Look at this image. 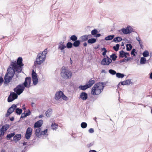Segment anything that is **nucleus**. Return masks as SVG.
I'll use <instances>...</instances> for the list:
<instances>
[{
	"label": "nucleus",
	"instance_id": "f257e3e1",
	"mask_svg": "<svg viewBox=\"0 0 152 152\" xmlns=\"http://www.w3.org/2000/svg\"><path fill=\"white\" fill-rule=\"evenodd\" d=\"M22 58L21 57H19L17 62H12L11 66L12 68L9 67L7 71L4 79V84H7L9 83L13 77L15 71L20 72L22 71V66H23L22 63Z\"/></svg>",
	"mask_w": 152,
	"mask_h": 152
},
{
	"label": "nucleus",
	"instance_id": "f03ea898",
	"mask_svg": "<svg viewBox=\"0 0 152 152\" xmlns=\"http://www.w3.org/2000/svg\"><path fill=\"white\" fill-rule=\"evenodd\" d=\"M104 87V83L103 82L95 84L92 88L91 94L94 95L99 94Z\"/></svg>",
	"mask_w": 152,
	"mask_h": 152
},
{
	"label": "nucleus",
	"instance_id": "7ed1b4c3",
	"mask_svg": "<svg viewBox=\"0 0 152 152\" xmlns=\"http://www.w3.org/2000/svg\"><path fill=\"white\" fill-rule=\"evenodd\" d=\"M47 53V49H45L42 53H40L37 55L36 61L34 62V65L40 64L45 60L46 55Z\"/></svg>",
	"mask_w": 152,
	"mask_h": 152
},
{
	"label": "nucleus",
	"instance_id": "20e7f679",
	"mask_svg": "<svg viewBox=\"0 0 152 152\" xmlns=\"http://www.w3.org/2000/svg\"><path fill=\"white\" fill-rule=\"evenodd\" d=\"M102 51H104L102 53V54L103 56H104L101 61V64L104 65H109L112 61L111 59L107 56H105L107 52L105 48H102Z\"/></svg>",
	"mask_w": 152,
	"mask_h": 152
},
{
	"label": "nucleus",
	"instance_id": "39448f33",
	"mask_svg": "<svg viewBox=\"0 0 152 152\" xmlns=\"http://www.w3.org/2000/svg\"><path fill=\"white\" fill-rule=\"evenodd\" d=\"M71 72L66 67H63L61 73V77L65 79L70 78L72 76Z\"/></svg>",
	"mask_w": 152,
	"mask_h": 152
},
{
	"label": "nucleus",
	"instance_id": "423d86ee",
	"mask_svg": "<svg viewBox=\"0 0 152 152\" xmlns=\"http://www.w3.org/2000/svg\"><path fill=\"white\" fill-rule=\"evenodd\" d=\"M61 97L63 100L65 101H67L68 100V97L64 94L61 91L57 92L55 95V99L58 100Z\"/></svg>",
	"mask_w": 152,
	"mask_h": 152
},
{
	"label": "nucleus",
	"instance_id": "0eeeda50",
	"mask_svg": "<svg viewBox=\"0 0 152 152\" xmlns=\"http://www.w3.org/2000/svg\"><path fill=\"white\" fill-rule=\"evenodd\" d=\"M25 87L23 85H19L14 89V91L18 95L21 94L24 90Z\"/></svg>",
	"mask_w": 152,
	"mask_h": 152
},
{
	"label": "nucleus",
	"instance_id": "6e6552de",
	"mask_svg": "<svg viewBox=\"0 0 152 152\" xmlns=\"http://www.w3.org/2000/svg\"><path fill=\"white\" fill-rule=\"evenodd\" d=\"M66 48V45L64 42L61 41L58 44V49L63 53H65L64 49Z\"/></svg>",
	"mask_w": 152,
	"mask_h": 152
},
{
	"label": "nucleus",
	"instance_id": "1a4fd4ad",
	"mask_svg": "<svg viewBox=\"0 0 152 152\" xmlns=\"http://www.w3.org/2000/svg\"><path fill=\"white\" fill-rule=\"evenodd\" d=\"M17 95V94L15 92H10V94L8 98V102H11L17 99L18 97Z\"/></svg>",
	"mask_w": 152,
	"mask_h": 152
},
{
	"label": "nucleus",
	"instance_id": "9d476101",
	"mask_svg": "<svg viewBox=\"0 0 152 152\" xmlns=\"http://www.w3.org/2000/svg\"><path fill=\"white\" fill-rule=\"evenodd\" d=\"M32 133V130L31 128L28 127L26 132L25 135V138L27 140H29L31 136Z\"/></svg>",
	"mask_w": 152,
	"mask_h": 152
},
{
	"label": "nucleus",
	"instance_id": "9b49d317",
	"mask_svg": "<svg viewBox=\"0 0 152 152\" xmlns=\"http://www.w3.org/2000/svg\"><path fill=\"white\" fill-rule=\"evenodd\" d=\"M32 78L34 85H36L38 83V78L37 75V74L34 70H33L32 73Z\"/></svg>",
	"mask_w": 152,
	"mask_h": 152
},
{
	"label": "nucleus",
	"instance_id": "f8f14e48",
	"mask_svg": "<svg viewBox=\"0 0 152 152\" xmlns=\"http://www.w3.org/2000/svg\"><path fill=\"white\" fill-rule=\"evenodd\" d=\"M31 82V78L30 77H27L23 83V86L29 88Z\"/></svg>",
	"mask_w": 152,
	"mask_h": 152
},
{
	"label": "nucleus",
	"instance_id": "ddd939ff",
	"mask_svg": "<svg viewBox=\"0 0 152 152\" xmlns=\"http://www.w3.org/2000/svg\"><path fill=\"white\" fill-rule=\"evenodd\" d=\"M17 106L15 104H13L10 107L8 110L7 112L6 115V117L8 116L10 114L12 113L16 108Z\"/></svg>",
	"mask_w": 152,
	"mask_h": 152
},
{
	"label": "nucleus",
	"instance_id": "4468645a",
	"mask_svg": "<svg viewBox=\"0 0 152 152\" xmlns=\"http://www.w3.org/2000/svg\"><path fill=\"white\" fill-rule=\"evenodd\" d=\"M91 35H85L80 37V39L82 41H86L88 40V38L91 37Z\"/></svg>",
	"mask_w": 152,
	"mask_h": 152
},
{
	"label": "nucleus",
	"instance_id": "2eb2a0df",
	"mask_svg": "<svg viewBox=\"0 0 152 152\" xmlns=\"http://www.w3.org/2000/svg\"><path fill=\"white\" fill-rule=\"evenodd\" d=\"M43 124V121L42 120H40L36 122L34 124V127L39 128Z\"/></svg>",
	"mask_w": 152,
	"mask_h": 152
},
{
	"label": "nucleus",
	"instance_id": "dca6fc26",
	"mask_svg": "<svg viewBox=\"0 0 152 152\" xmlns=\"http://www.w3.org/2000/svg\"><path fill=\"white\" fill-rule=\"evenodd\" d=\"M80 97L82 100H86L88 98V95L85 92H82L80 94Z\"/></svg>",
	"mask_w": 152,
	"mask_h": 152
},
{
	"label": "nucleus",
	"instance_id": "f3484780",
	"mask_svg": "<svg viewBox=\"0 0 152 152\" xmlns=\"http://www.w3.org/2000/svg\"><path fill=\"white\" fill-rule=\"evenodd\" d=\"M21 138V134H17L13 137V140L15 142H18L20 140Z\"/></svg>",
	"mask_w": 152,
	"mask_h": 152
},
{
	"label": "nucleus",
	"instance_id": "a211bd4d",
	"mask_svg": "<svg viewBox=\"0 0 152 152\" xmlns=\"http://www.w3.org/2000/svg\"><path fill=\"white\" fill-rule=\"evenodd\" d=\"M94 83L95 81L94 80L91 79L88 81L86 85L88 87V88H89L91 87Z\"/></svg>",
	"mask_w": 152,
	"mask_h": 152
},
{
	"label": "nucleus",
	"instance_id": "6ab92c4d",
	"mask_svg": "<svg viewBox=\"0 0 152 152\" xmlns=\"http://www.w3.org/2000/svg\"><path fill=\"white\" fill-rule=\"evenodd\" d=\"M41 130V129L39 128H38L36 129L35 130V134L38 137H40Z\"/></svg>",
	"mask_w": 152,
	"mask_h": 152
},
{
	"label": "nucleus",
	"instance_id": "aec40b11",
	"mask_svg": "<svg viewBox=\"0 0 152 152\" xmlns=\"http://www.w3.org/2000/svg\"><path fill=\"white\" fill-rule=\"evenodd\" d=\"M9 125L7 124L5 125L2 126V127L0 129L4 133V132L6 131L9 128Z\"/></svg>",
	"mask_w": 152,
	"mask_h": 152
},
{
	"label": "nucleus",
	"instance_id": "412c9836",
	"mask_svg": "<svg viewBox=\"0 0 152 152\" xmlns=\"http://www.w3.org/2000/svg\"><path fill=\"white\" fill-rule=\"evenodd\" d=\"M52 113V110L51 109H49L45 112L46 116L47 117H49Z\"/></svg>",
	"mask_w": 152,
	"mask_h": 152
},
{
	"label": "nucleus",
	"instance_id": "4be33fe9",
	"mask_svg": "<svg viewBox=\"0 0 152 152\" xmlns=\"http://www.w3.org/2000/svg\"><path fill=\"white\" fill-rule=\"evenodd\" d=\"M131 82V81L130 80H128L121 82V84L123 85H129L130 83Z\"/></svg>",
	"mask_w": 152,
	"mask_h": 152
},
{
	"label": "nucleus",
	"instance_id": "5701e85b",
	"mask_svg": "<svg viewBox=\"0 0 152 152\" xmlns=\"http://www.w3.org/2000/svg\"><path fill=\"white\" fill-rule=\"evenodd\" d=\"M96 42V39L95 38H91L88 40V42L89 44H93Z\"/></svg>",
	"mask_w": 152,
	"mask_h": 152
},
{
	"label": "nucleus",
	"instance_id": "b1692460",
	"mask_svg": "<svg viewBox=\"0 0 152 152\" xmlns=\"http://www.w3.org/2000/svg\"><path fill=\"white\" fill-rule=\"evenodd\" d=\"M122 40V38L121 37H118L114 38L113 39V41L115 42H120Z\"/></svg>",
	"mask_w": 152,
	"mask_h": 152
},
{
	"label": "nucleus",
	"instance_id": "393cba45",
	"mask_svg": "<svg viewBox=\"0 0 152 152\" xmlns=\"http://www.w3.org/2000/svg\"><path fill=\"white\" fill-rule=\"evenodd\" d=\"M125 52H124L123 50H122L121 51L119 52V57L120 58H123L125 57L126 58L125 55Z\"/></svg>",
	"mask_w": 152,
	"mask_h": 152
},
{
	"label": "nucleus",
	"instance_id": "a878e982",
	"mask_svg": "<svg viewBox=\"0 0 152 152\" xmlns=\"http://www.w3.org/2000/svg\"><path fill=\"white\" fill-rule=\"evenodd\" d=\"M114 35H110L105 37V39L107 41L111 40L113 39L114 38Z\"/></svg>",
	"mask_w": 152,
	"mask_h": 152
},
{
	"label": "nucleus",
	"instance_id": "bb28decb",
	"mask_svg": "<svg viewBox=\"0 0 152 152\" xmlns=\"http://www.w3.org/2000/svg\"><path fill=\"white\" fill-rule=\"evenodd\" d=\"M80 43V42L79 40H76L74 42L73 44V46L75 47H77L79 46Z\"/></svg>",
	"mask_w": 152,
	"mask_h": 152
},
{
	"label": "nucleus",
	"instance_id": "cd10ccee",
	"mask_svg": "<svg viewBox=\"0 0 152 152\" xmlns=\"http://www.w3.org/2000/svg\"><path fill=\"white\" fill-rule=\"evenodd\" d=\"M146 61V59L145 58L141 57L140 60V64H145Z\"/></svg>",
	"mask_w": 152,
	"mask_h": 152
},
{
	"label": "nucleus",
	"instance_id": "c85d7f7f",
	"mask_svg": "<svg viewBox=\"0 0 152 152\" xmlns=\"http://www.w3.org/2000/svg\"><path fill=\"white\" fill-rule=\"evenodd\" d=\"M79 88L83 90H85L88 88L86 85L84 86H80L79 87Z\"/></svg>",
	"mask_w": 152,
	"mask_h": 152
},
{
	"label": "nucleus",
	"instance_id": "c756f323",
	"mask_svg": "<svg viewBox=\"0 0 152 152\" xmlns=\"http://www.w3.org/2000/svg\"><path fill=\"white\" fill-rule=\"evenodd\" d=\"M121 31H122L123 33L125 34H128L129 33V31H127V28L125 29L124 28H122L121 30H119V32L120 33H121Z\"/></svg>",
	"mask_w": 152,
	"mask_h": 152
},
{
	"label": "nucleus",
	"instance_id": "7c9ffc66",
	"mask_svg": "<svg viewBox=\"0 0 152 152\" xmlns=\"http://www.w3.org/2000/svg\"><path fill=\"white\" fill-rule=\"evenodd\" d=\"M116 77L118 78H122L124 77V75L120 73H117L116 74Z\"/></svg>",
	"mask_w": 152,
	"mask_h": 152
},
{
	"label": "nucleus",
	"instance_id": "2f4dec72",
	"mask_svg": "<svg viewBox=\"0 0 152 152\" xmlns=\"http://www.w3.org/2000/svg\"><path fill=\"white\" fill-rule=\"evenodd\" d=\"M15 134V132H13L10 134H7V138H8L7 139H10V138L14 136Z\"/></svg>",
	"mask_w": 152,
	"mask_h": 152
},
{
	"label": "nucleus",
	"instance_id": "473e14b6",
	"mask_svg": "<svg viewBox=\"0 0 152 152\" xmlns=\"http://www.w3.org/2000/svg\"><path fill=\"white\" fill-rule=\"evenodd\" d=\"M51 127L53 130H56L58 127V125L55 123H53L52 124Z\"/></svg>",
	"mask_w": 152,
	"mask_h": 152
},
{
	"label": "nucleus",
	"instance_id": "72a5a7b5",
	"mask_svg": "<svg viewBox=\"0 0 152 152\" xmlns=\"http://www.w3.org/2000/svg\"><path fill=\"white\" fill-rule=\"evenodd\" d=\"M126 50L127 51H130L132 48V46L130 44H128L126 45Z\"/></svg>",
	"mask_w": 152,
	"mask_h": 152
},
{
	"label": "nucleus",
	"instance_id": "f704fd0d",
	"mask_svg": "<svg viewBox=\"0 0 152 152\" xmlns=\"http://www.w3.org/2000/svg\"><path fill=\"white\" fill-rule=\"evenodd\" d=\"M119 47L120 45L119 44H117L115 46L113 47V48L115 51H117L119 50Z\"/></svg>",
	"mask_w": 152,
	"mask_h": 152
},
{
	"label": "nucleus",
	"instance_id": "c9c22d12",
	"mask_svg": "<svg viewBox=\"0 0 152 152\" xmlns=\"http://www.w3.org/2000/svg\"><path fill=\"white\" fill-rule=\"evenodd\" d=\"M77 37L75 35H72L70 37V39L73 41L77 40Z\"/></svg>",
	"mask_w": 152,
	"mask_h": 152
},
{
	"label": "nucleus",
	"instance_id": "e433bc0d",
	"mask_svg": "<svg viewBox=\"0 0 152 152\" xmlns=\"http://www.w3.org/2000/svg\"><path fill=\"white\" fill-rule=\"evenodd\" d=\"M110 58H112V60L115 61L116 60L117 56L115 54H113L110 56Z\"/></svg>",
	"mask_w": 152,
	"mask_h": 152
},
{
	"label": "nucleus",
	"instance_id": "4c0bfd02",
	"mask_svg": "<svg viewBox=\"0 0 152 152\" xmlns=\"http://www.w3.org/2000/svg\"><path fill=\"white\" fill-rule=\"evenodd\" d=\"M16 113L19 115L20 114L22 113V110L21 109H19V108H16Z\"/></svg>",
	"mask_w": 152,
	"mask_h": 152
},
{
	"label": "nucleus",
	"instance_id": "58836bf2",
	"mask_svg": "<svg viewBox=\"0 0 152 152\" xmlns=\"http://www.w3.org/2000/svg\"><path fill=\"white\" fill-rule=\"evenodd\" d=\"M72 44L70 42H68L66 45V47L68 48H70L72 47Z\"/></svg>",
	"mask_w": 152,
	"mask_h": 152
},
{
	"label": "nucleus",
	"instance_id": "ea45409f",
	"mask_svg": "<svg viewBox=\"0 0 152 152\" xmlns=\"http://www.w3.org/2000/svg\"><path fill=\"white\" fill-rule=\"evenodd\" d=\"M149 53L148 51H145L143 53V56L145 57H147L149 56Z\"/></svg>",
	"mask_w": 152,
	"mask_h": 152
},
{
	"label": "nucleus",
	"instance_id": "a19ab883",
	"mask_svg": "<svg viewBox=\"0 0 152 152\" xmlns=\"http://www.w3.org/2000/svg\"><path fill=\"white\" fill-rule=\"evenodd\" d=\"M109 72L112 75H115L117 73L115 70L112 69L109 70Z\"/></svg>",
	"mask_w": 152,
	"mask_h": 152
},
{
	"label": "nucleus",
	"instance_id": "79ce46f5",
	"mask_svg": "<svg viewBox=\"0 0 152 152\" xmlns=\"http://www.w3.org/2000/svg\"><path fill=\"white\" fill-rule=\"evenodd\" d=\"M87 124L86 122H82L81 124V127L83 128H85L87 126Z\"/></svg>",
	"mask_w": 152,
	"mask_h": 152
},
{
	"label": "nucleus",
	"instance_id": "37998d69",
	"mask_svg": "<svg viewBox=\"0 0 152 152\" xmlns=\"http://www.w3.org/2000/svg\"><path fill=\"white\" fill-rule=\"evenodd\" d=\"M98 33L97 30L96 29H94L92 30L91 32V34L93 35H95Z\"/></svg>",
	"mask_w": 152,
	"mask_h": 152
},
{
	"label": "nucleus",
	"instance_id": "c03bdc74",
	"mask_svg": "<svg viewBox=\"0 0 152 152\" xmlns=\"http://www.w3.org/2000/svg\"><path fill=\"white\" fill-rule=\"evenodd\" d=\"M131 59H132V58L130 57H126V58H125L124 59H123L122 61L123 62H127Z\"/></svg>",
	"mask_w": 152,
	"mask_h": 152
},
{
	"label": "nucleus",
	"instance_id": "a18cd8bd",
	"mask_svg": "<svg viewBox=\"0 0 152 152\" xmlns=\"http://www.w3.org/2000/svg\"><path fill=\"white\" fill-rule=\"evenodd\" d=\"M48 131V130L47 129H46L45 130L42 131L41 132V134H40V137L42 135H45L47 133Z\"/></svg>",
	"mask_w": 152,
	"mask_h": 152
},
{
	"label": "nucleus",
	"instance_id": "49530a36",
	"mask_svg": "<svg viewBox=\"0 0 152 152\" xmlns=\"http://www.w3.org/2000/svg\"><path fill=\"white\" fill-rule=\"evenodd\" d=\"M126 28L127 31H129V33H130L132 31V28L129 26H127Z\"/></svg>",
	"mask_w": 152,
	"mask_h": 152
},
{
	"label": "nucleus",
	"instance_id": "de8ad7c7",
	"mask_svg": "<svg viewBox=\"0 0 152 152\" xmlns=\"http://www.w3.org/2000/svg\"><path fill=\"white\" fill-rule=\"evenodd\" d=\"M135 51V50L134 49H133L131 52V55H133L134 56H135V54L134 53Z\"/></svg>",
	"mask_w": 152,
	"mask_h": 152
},
{
	"label": "nucleus",
	"instance_id": "09e8293b",
	"mask_svg": "<svg viewBox=\"0 0 152 152\" xmlns=\"http://www.w3.org/2000/svg\"><path fill=\"white\" fill-rule=\"evenodd\" d=\"M88 132L89 133H93L94 132V130L93 128H90L89 129Z\"/></svg>",
	"mask_w": 152,
	"mask_h": 152
},
{
	"label": "nucleus",
	"instance_id": "8fccbe9b",
	"mask_svg": "<svg viewBox=\"0 0 152 152\" xmlns=\"http://www.w3.org/2000/svg\"><path fill=\"white\" fill-rule=\"evenodd\" d=\"M3 82V78L2 77H0V86H1L2 83Z\"/></svg>",
	"mask_w": 152,
	"mask_h": 152
},
{
	"label": "nucleus",
	"instance_id": "3c124183",
	"mask_svg": "<svg viewBox=\"0 0 152 152\" xmlns=\"http://www.w3.org/2000/svg\"><path fill=\"white\" fill-rule=\"evenodd\" d=\"M4 134V133L3 132V131L1 130L0 129V137L3 135Z\"/></svg>",
	"mask_w": 152,
	"mask_h": 152
},
{
	"label": "nucleus",
	"instance_id": "603ef678",
	"mask_svg": "<svg viewBox=\"0 0 152 152\" xmlns=\"http://www.w3.org/2000/svg\"><path fill=\"white\" fill-rule=\"evenodd\" d=\"M26 117V115L25 113H23L21 117V118H24Z\"/></svg>",
	"mask_w": 152,
	"mask_h": 152
},
{
	"label": "nucleus",
	"instance_id": "864d4df0",
	"mask_svg": "<svg viewBox=\"0 0 152 152\" xmlns=\"http://www.w3.org/2000/svg\"><path fill=\"white\" fill-rule=\"evenodd\" d=\"M31 112L29 110L28 112L25 114L26 115V116H28L30 115Z\"/></svg>",
	"mask_w": 152,
	"mask_h": 152
},
{
	"label": "nucleus",
	"instance_id": "5fc2aeb1",
	"mask_svg": "<svg viewBox=\"0 0 152 152\" xmlns=\"http://www.w3.org/2000/svg\"><path fill=\"white\" fill-rule=\"evenodd\" d=\"M125 55L126 58L127 56H129V53L127 52H125Z\"/></svg>",
	"mask_w": 152,
	"mask_h": 152
},
{
	"label": "nucleus",
	"instance_id": "6e6d98bb",
	"mask_svg": "<svg viewBox=\"0 0 152 152\" xmlns=\"http://www.w3.org/2000/svg\"><path fill=\"white\" fill-rule=\"evenodd\" d=\"M136 39L138 42L141 40L140 38L138 37H136Z\"/></svg>",
	"mask_w": 152,
	"mask_h": 152
},
{
	"label": "nucleus",
	"instance_id": "4d7b16f0",
	"mask_svg": "<svg viewBox=\"0 0 152 152\" xmlns=\"http://www.w3.org/2000/svg\"><path fill=\"white\" fill-rule=\"evenodd\" d=\"M89 152H97L95 150H91Z\"/></svg>",
	"mask_w": 152,
	"mask_h": 152
},
{
	"label": "nucleus",
	"instance_id": "13d9d810",
	"mask_svg": "<svg viewBox=\"0 0 152 152\" xmlns=\"http://www.w3.org/2000/svg\"><path fill=\"white\" fill-rule=\"evenodd\" d=\"M100 36H101V34H97V35H96V37H99Z\"/></svg>",
	"mask_w": 152,
	"mask_h": 152
},
{
	"label": "nucleus",
	"instance_id": "bf43d9fd",
	"mask_svg": "<svg viewBox=\"0 0 152 152\" xmlns=\"http://www.w3.org/2000/svg\"><path fill=\"white\" fill-rule=\"evenodd\" d=\"M101 72L102 73H105V71L104 69H102V70Z\"/></svg>",
	"mask_w": 152,
	"mask_h": 152
},
{
	"label": "nucleus",
	"instance_id": "052dcab7",
	"mask_svg": "<svg viewBox=\"0 0 152 152\" xmlns=\"http://www.w3.org/2000/svg\"><path fill=\"white\" fill-rule=\"evenodd\" d=\"M14 117H12L10 118V120L11 121H12L14 120Z\"/></svg>",
	"mask_w": 152,
	"mask_h": 152
},
{
	"label": "nucleus",
	"instance_id": "680f3d73",
	"mask_svg": "<svg viewBox=\"0 0 152 152\" xmlns=\"http://www.w3.org/2000/svg\"><path fill=\"white\" fill-rule=\"evenodd\" d=\"M138 42L140 44V45L142 44V42L141 40H140V41H139Z\"/></svg>",
	"mask_w": 152,
	"mask_h": 152
},
{
	"label": "nucleus",
	"instance_id": "e2e57ef3",
	"mask_svg": "<svg viewBox=\"0 0 152 152\" xmlns=\"http://www.w3.org/2000/svg\"><path fill=\"white\" fill-rule=\"evenodd\" d=\"M43 116H44L43 115H41L39 116V118H42Z\"/></svg>",
	"mask_w": 152,
	"mask_h": 152
},
{
	"label": "nucleus",
	"instance_id": "0e129e2a",
	"mask_svg": "<svg viewBox=\"0 0 152 152\" xmlns=\"http://www.w3.org/2000/svg\"><path fill=\"white\" fill-rule=\"evenodd\" d=\"M150 78L152 79V72L150 74Z\"/></svg>",
	"mask_w": 152,
	"mask_h": 152
},
{
	"label": "nucleus",
	"instance_id": "69168bd1",
	"mask_svg": "<svg viewBox=\"0 0 152 152\" xmlns=\"http://www.w3.org/2000/svg\"><path fill=\"white\" fill-rule=\"evenodd\" d=\"M87 44L86 42H84V43H83V45L85 46V47H86L87 46Z\"/></svg>",
	"mask_w": 152,
	"mask_h": 152
},
{
	"label": "nucleus",
	"instance_id": "338daca9",
	"mask_svg": "<svg viewBox=\"0 0 152 152\" xmlns=\"http://www.w3.org/2000/svg\"><path fill=\"white\" fill-rule=\"evenodd\" d=\"M23 109L24 110H26V108L25 107V105H23Z\"/></svg>",
	"mask_w": 152,
	"mask_h": 152
},
{
	"label": "nucleus",
	"instance_id": "774afa93",
	"mask_svg": "<svg viewBox=\"0 0 152 152\" xmlns=\"http://www.w3.org/2000/svg\"><path fill=\"white\" fill-rule=\"evenodd\" d=\"M1 152H6L3 149L1 150Z\"/></svg>",
	"mask_w": 152,
	"mask_h": 152
}]
</instances>
